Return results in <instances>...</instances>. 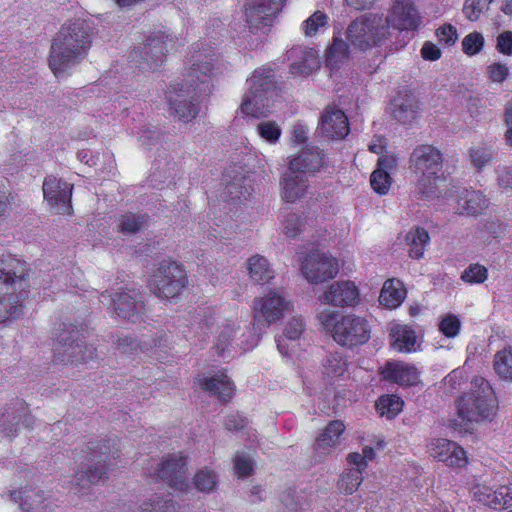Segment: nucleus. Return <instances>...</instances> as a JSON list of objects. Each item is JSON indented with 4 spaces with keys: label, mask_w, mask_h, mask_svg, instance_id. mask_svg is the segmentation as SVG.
<instances>
[{
    "label": "nucleus",
    "mask_w": 512,
    "mask_h": 512,
    "mask_svg": "<svg viewBox=\"0 0 512 512\" xmlns=\"http://www.w3.org/2000/svg\"><path fill=\"white\" fill-rule=\"evenodd\" d=\"M190 63L184 75V83L171 85L167 92L170 109L182 122H190L199 113V106L192 92L209 91L212 79L220 72L219 58L210 46L196 44Z\"/></svg>",
    "instance_id": "obj_1"
},
{
    "label": "nucleus",
    "mask_w": 512,
    "mask_h": 512,
    "mask_svg": "<svg viewBox=\"0 0 512 512\" xmlns=\"http://www.w3.org/2000/svg\"><path fill=\"white\" fill-rule=\"evenodd\" d=\"M92 44V29L84 20H75L61 26L52 40L49 66L56 76L80 63Z\"/></svg>",
    "instance_id": "obj_2"
},
{
    "label": "nucleus",
    "mask_w": 512,
    "mask_h": 512,
    "mask_svg": "<svg viewBox=\"0 0 512 512\" xmlns=\"http://www.w3.org/2000/svg\"><path fill=\"white\" fill-rule=\"evenodd\" d=\"M28 277L25 262L10 254L0 257V322L20 317L29 293Z\"/></svg>",
    "instance_id": "obj_3"
},
{
    "label": "nucleus",
    "mask_w": 512,
    "mask_h": 512,
    "mask_svg": "<svg viewBox=\"0 0 512 512\" xmlns=\"http://www.w3.org/2000/svg\"><path fill=\"white\" fill-rule=\"evenodd\" d=\"M443 154L429 144L416 146L409 158V169L417 176L416 191L424 199L439 197V183L442 175Z\"/></svg>",
    "instance_id": "obj_4"
},
{
    "label": "nucleus",
    "mask_w": 512,
    "mask_h": 512,
    "mask_svg": "<svg viewBox=\"0 0 512 512\" xmlns=\"http://www.w3.org/2000/svg\"><path fill=\"white\" fill-rule=\"evenodd\" d=\"M321 327L333 340L345 347L363 345L370 339L368 321L355 314L340 315L337 311L323 309L317 315Z\"/></svg>",
    "instance_id": "obj_5"
},
{
    "label": "nucleus",
    "mask_w": 512,
    "mask_h": 512,
    "mask_svg": "<svg viewBox=\"0 0 512 512\" xmlns=\"http://www.w3.org/2000/svg\"><path fill=\"white\" fill-rule=\"evenodd\" d=\"M497 408L495 392L490 383L482 377H475L471 382V389L457 401V415L461 422L465 423L491 420Z\"/></svg>",
    "instance_id": "obj_6"
},
{
    "label": "nucleus",
    "mask_w": 512,
    "mask_h": 512,
    "mask_svg": "<svg viewBox=\"0 0 512 512\" xmlns=\"http://www.w3.org/2000/svg\"><path fill=\"white\" fill-rule=\"evenodd\" d=\"M275 89V75L271 68L254 70L246 81V91L240 106L241 112L254 118L266 117L271 112V97Z\"/></svg>",
    "instance_id": "obj_7"
},
{
    "label": "nucleus",
    "mask_w": 512,
    "mask_h": 512,
    "mask_svg": "<svg viewBox=\"0 0 512 512\" xmlns=\"http://www.w3.org/2000/svg\"><path fill=\"white\" fill-rule=\"evenodd\" d=\"M388 36L389 27L380 14H365L352 21L347 28L350 44L361 51L381 46Z\"/></svg>",
    "instance_id": "obj_8"
},
{
    "label": "nucleus",
    "mask_w": 512,
    "mask_h": 512,
    "mask_svg": "<svg viewBox=\"0 0 512 512\" xmlns=\"http://www.w3.org/2000/svg\"><path fill=\"white\" fill-rule=\"evenodd\" d=\"M111 443L115 445V441L107 440L102 445L89 447L91 454L88 463L74 476L75 485L80 491L102 480L107 475L112 460L119 457V450H112Z\"/></svg>",
    "instance_id": "obj_9"
},
{
    "label": "nucleus",
    "mask_w": 512,
    "mask_h": 512,
    "mask_svg": "<svg viewBox=\"0 0 512 512\" xmlns=\"http://www.w3.org/2000/svg\"><path fill=\"white\" fill-rule=\"evenodd\" d=\"M259 340V333L251 332L247 325L241 326L237 320H226L218 328L214 348L219 356L224 357L225 353H242L253 349Z\"/></svg>",
    "instance_id": "obj_10"
},
{
    "label": "nucleus",
    "mask_w": 512,
    "mask_h": 512,
    "mask_svg": "<svg viewBox=\"0 0 512 512\" xmlns=\"http://www.w3.org/2000/svg\"><path fill=\"white\" fill-rule=\"evenodd\" d=\"M176 44L170 33L158 31L150 35L142 47L131 51L129 59L142 70H155L163 63L166 53L176 49Z\"/></svg>",
    "instance_id": "obj_11"
},
{
    "label": "nucleus",
    "mask_w": 512,
    "mask_h": 512,
    "mask_svg": "<svg viewBox=\"0 0 512 512\" xmlns=\"http://www.w3.org/2000/svg\"><path fill=\"white\" fill-rule=\"evenodd\" d=\"M55 351L62 361L86 363L96 358V348L88 346L81 332L72 324L63 323L56 337Z\"/></svg>",
    "instance_id": "obj_12"
},
{
    "label": "nucleus",
    "mask_w": 512,
    "mask_h": 512,
    "mask_svg": "<svg viewBox=\"0 0 512 512\" xmlns=\"http://www.w3.org/2000/svg\"><path fill=\"white\" fill-rule=\"evenodd\" d=\"M291 309V302L281 293L270 290L253 302V329L259 335L273 323H276Z\"/></svg>",
    "instance_id": "obj_13"
},
{
    "label": "nucleus",
    "mask_w": 512,
    "mask_h": 512,
    "mask_svg": "<svg viewBox=\"0 0 512 512\" xmlns=\"http://www.w3.org/2000/svg\"><path fill=\"white\" fill-rule=\"evenodd\" d=\"M146 471L155 481L161 480L176 491L184 492L189 488L186 462L181 453L169 455L161 461H152Z\"/></svg>",
    "instance_id": "obj_14"
},
{
    "label": "nucleus",
    "mask_w": 512,
    "mask_h": 512,
    "mask_svg": "<svg viewBox=\"0 0 512 512\" xmlns=\"http://www.w3.org/2000/svg\"><path fill=\"white\" fill-rule=\"evenodd\" d=\"M186 283V275L175 262H162L149 280L152 293L161 299H170L179 295Z\"/></svg>",
    "instance_id": "obj_15"
},
{
    "label": "nucleus",
    "mask_w": 512,
    "mask_h": 512,
    "mask_svg": "<svg viewBox=\"0 0 512 512\" xmlns=\"http://www.w3.org/2000/svg\"><path fill=\"white\" fill-rule=\"evenodd\" d=\"M220 192V200L228 204H237L248 200L253 188L251 180L240 166H233L225 170Z\"/></svg>",
    "instance_id": "obj_16"
},
{
    "label": "nucleus",
    "mask_w": 512,
    "mask_h": 512,
    "mask_svg": "<svg viewBox=\"0 0 512 512\" xmlns=\"http://www.w3.org/2000/svg\"><path fill=\"white\" fill-rule=\"evenodd\" d=\"M301 271L309 283L318 284L336 277L339 265L330 254L317 251L306 256Z\"/></svg>",
    "instance_id": "obj_17"
},
{
    "label": "nucleus",
    "mask_w": 512,
    "mask_h": 512,
    "mask_svg": "<svg viewBox=\"0 0 512 512\" xmlns=\"http://www.w3.org/2000/svg\"><path fill=\"white\" fill-rule=\"evenodd\" d=\"M43 196L50 209L56 214L70 215L73 185L54 175L43 181Z\"/></svg>",
    "instance_id": "obj_18"
},
{
    "label": "nucleus",
    "mask_w": 512,
    "mask_h": 512,
    "mask_svg": "<svg viewBox=\"0 0 512 512\" xmlns=\"http://www.w3.org/2000/svg\"><path fill=\"white\" fill-rule=\"evenodd\" d=\"M284 0H247L246 21L253 32H265L280 11Z\"/></svg>",
    "instance_id": "obj_19"
},
{
    "label": "nucleus",
    "mask_w": 512,
    "mask_h": 512,
    "mask_svg": "<svg viewBox=\"0 0 512 512\" xmlns=\"http://www.w3.org/2000/svg\"><path fill=\"white\" fill-rule=\"evenodd\" d=\"M427 452L431 457L445 463L449 467H463L467 464L464 449L456 442L444 439H431L427 445Z\"/></svg>",
    "instance_id": "obj_20"
},
{
    "label": "nucleus",
    "mask_w": 512,
    "mask_h": 512,
    "mask_svg": "<svg viewBox=\"0 0 512 512\" xmlns=\"http://www.w3.org/2000/svg\"><path fill=\"white\" fill-rule=\"evenodd\" d=\"M486 484H476L471 488L472 497L490 508L512 507V482L497 486L495 489Z\"/></svg>",
    "instance_id": "obj_21"
},
{
    "label": "nucleus",
    "mask_w": 512,
    "mask_h": 512,
    "mask_svg": "<svg viewBox=\"0 0 512 512\" xmlns=\"http://www.w3.org/2000/svg\"><path fill=\"white\" fill-rule=\"evenodd\" d=\"M360 300L358 287L352 281H336L319 296V301L334 307H352Z\"/></svg>",
    "instance_id": "obj_22"
},
{
    "label": "nucleus",
    "mask_w": 512,
    "mask_h": 512,
    "mask_svg": "<svg viewBox=\"0 0 512 512\" xmlns=\"http://www.w3.org/2000/svg\"><path fill=\"white\" fill-rule=\"evenodd\" d=\"M9 497L19 503L22 512H52L54 509L51 496L37 488L12 490Z\"/></svg>",
    "instance_id": "obj_23"
},
{
    "label": "nucleus",
    "mask_w": 512,
    "mask_h": 512,
    "mask_svg": "<svg viewBox=\"0 0 512 512\" xmlns=\"http://www.w3.org/2000/svg\"><path fill=\"white\" fill-rule=\"evenodd\" d=\"M386 25L399 30H414L420 17L411 0H396L386 18Z\"/></svg>",
    "instance_id": "obj_24"
},
{
    "label": "nucleus",
    "mask_w": 512,
    "mask_h": 512,
    "mask_svg": "<svg viewBox=\"0 0 512 512\" xmlns=\"http://www.w3.org/2000/svg\"><path fill=\"white\" fill-rule=\"evenodd\" d=\"M318 131L328 139H343L349 133L348 118L334 107H327L321 115Z\"/></svg>",
    "instance_id": "obj_25"
},
{
    "label": "nucleus",
    "mask_w": 512,
    "mask_h": 512,
    "mask_svg": "<svg viewBox=\"0 0 512 512\" xmlns=\"http://www.w3.org/2000/svg\"><path fill=\"white\" fill-rule=\"evenodd\" d=\"M345 429V424L341 420L330 421L323 428L314 444V451L319 460L331 455L340 445Z\"/></svg>",
    "instance_id": "obj_26"
},
{
    "label": "nucleus",
    "mask_w": 512,
    "mask_h": 512,
    "mask_svg": "<svg viewBox=\"0 0 512 512\" xmlns=\"http://www.w3.org/2000/svg\"><path fill=\"white\" fill-rule=\"evenodd\" d=\"M112 303L118 317L132 321H136L144 310L143 297L136 289L116 293Z\"/></svg>",
    "instance_id": "obj_27"
},
{
    "label": "nucleus",
    "mask_w": 512,
    "mask_h": 512,
    "mask_svg": "<svg viewBox=\"0 0 512 512\" xmlns=\"http://www.w3.org/2000/svg\"><path fill=\"white\" fill-rule=\"evenodd\" d=\"M116 349L122 354H133L138 351L143 353L154 352L166 346V339L163 333H155L149 337H144L140 341H136L129 335L121 334L115 341Z\"/></svg>",
    "instance_id": "obj_28"
},
{
    "label": "nucleus",
    "mask_w": 512,
    "mask_h": 512,
    "mask_svg": "<svg viewBox=\"0 0 512 512\" xmlns=\"http://www.w3.org/2000/svg\"><path fill=\"white\" fill-rule=\"evenodd\" d=\"M286 56L291 61L290 73L293 75L308 76L320 68L318 53L312 48L293 47Z\"/></svg>",
    "instance_id": "obj_29"
},
{
    "label": "nucleus",
    "mask_w": 512,
    "mask_h": 512,
    "mask_svg": "<svg viewBox=\"0 0 512 512\" xmlns=\"http://www.w3.org/2000/svg\"><path fill=\"white\" fill-rule=\"evenodd\" d=\"M325 165L324 153L318 147L307 146L290 161L288 168L291 169V172L305 176L319 172Z\"/></svg>",
    "instance_id": "obj_30"
},
{
    "label": "nucleus",
    "mask_w": 512,
    "mask_h": 512,
    "mask_svg": "<svg viewBox=\"0 0 512 512\" xmlns=\"http://www.w3.org/2000/svg\"><path fill=\"white\" fill-rule=\"evenodd\" d=\"M382 377L400 386H414L420 381L418 369L403 361H389L381 370Z\"/></svg>",
    "instance_id": "obj_31"
},
{
    "label": "nucleus",
    "mask_w": 512,
    "mask_h": 512,
    "mask_svg": "<svg viewBox=\"0 0 512 512\" xmlns=\"http://www.w3.org/2000/svg\"><path fill=\"white\" fill-rule=\"evenodd\" d=\"M0 422V435L11 438L16 436L20 422L26 427H31L34 419L27 414L26 407L19 403L16 408L10 407L6 409L1 416Z\"/></svg>",
    "instance_id": "obj_32"
},
{
    "label": "nucleus",
    "mask_w": 512,
    "mask_h": 512,
    "mask_svg": "<svg viewBox=\"0 0 512 512\" xmlns=\"http://www.w3.org/2000/svg\"><path fill=\"white\" fill-rule=\"evenodd\" d=\"M199 385L205 392L216 396L223 402L229 401L234 393V385L224 372L199 378Z\"/></svg>",
    "instance_id": "obj_33"
},
{
    "label": "nucleus",
    "mask_w": 512,
    "mask_h": 512,
    "mask_svg": "<svg viewBox=\"0 0 512 512\" xmlns=\"http://www.w3.org/2000/svg\"><path fill=\"white\" fill-rule=\"evenodd\" d=\"M487 205V199L480 191L462 189L458 194L456 211L459 214L476 216L481 214Z\"/></svg>",
    "instance_id": "obj_34"
},
{
    "label": "nucleus",
    "mask_w": 512,
    "mask_h": 512,
    "mask_svg": "<svg viewBox=\"0 0 512 512\" xmlns=\"http://www.w3.org/2000/svg\"><path fill=\"white\" fill-rule=\"evenodd\" d=\"M307 178L300 173L288 171L284 174L282 185V198L286 202L293 203L300 199L307 190Z\"/></svg>",
    "instance_id": "obj_35"
},
{
    "label": "nucleus",
    "mask_w": 512,
    "mask_h": 512,
    "mask_svg": "<svg viewBox=\"0 0 512 512\" xmlns=\"http://www.w3.org/2000/svg\"><path fill=\"white\" fill-rule=\"evenodd\" d=\"M306 330V322L301 316L292 317L289 319L283 331V337L276 338V344L279 352L282 355L288 356L290 348L288 342H295L301 339Z\"/></svg>",
    "instance_id": "obj_36"
},
{
    "label": "nucleus",
    "mask_w": 512,
    "mask_h": 512,
    "mask_svg": "<svg viewBox=\"0 0 512 512\" xmlns=\"http://www.w3.org/2000/svg\"><path fill=\"white\" fill-rule=\"evenodd\" d=\"M394 117L406 123L414 119L419 108L418 100L410 92L400 93L392 102Z\"/></svg>",
    "instance_id": "obj_37"
},
{
    "label": "nucleus",
    "mask_w": 512,
    "mask_h": 512,
    "mask_svg": "<svg viewBox=\"0 0 512 512\" xmlns=\"http://www.w3.org/2000/svg\"><path fill=\"white\" fill-rule=\"evenodd\" d=\"M247 269L252 282L265 284L274 278V271L268 260L261 255H253L247 260Z\"/></svg>",
    "instance_id": "obj_38"
},
{
    "label": "nucleus",
    "mask_w": 512,
    "mask_h": 512,
    "mask_svg": "<svg viewBox=\"0 0 512 512\" xmlns=\"http://www.w3.org/2000/svg\"><path fill=\"white\" fill-rule=\"evenodd\" d=\"M406 291L402 283L396 279H388L384 282L379 296L381 305L394 309L397 308L404 300Z\"/></svg>",
    "instance_id": "obj_39"
},
{
    "label": "nucleus",
    "mask_w": 512,
    "mask_h": 512,
    "mask_svg": "<svg viewBox=\"0 0 512 512\" xmlns=\"http://www.w3.org/2000/svg\"><path fill=\"white\" fill-rule=\"evenodd\" d=\"M392 347L398 352L410 353L415 351V332L406 325L396 324L391 328Z\"/></svg>",
    "instance_id": "obj_40"
},
{
    "label": "nucleus",
    "mask_w": 512,
    "mask_h": 512,
    "mask_svg": "<svg viewBox=\"0 0 512 512\" xmlns=\"http://www.w3.org/2000/svg\"><path fill=\"white\" fill-rule=\"evenodd\" d=\"M348 56V44L343 39L334 37L326 51V66L331 70H337L348 60Z\"/></svg>",
    "instance_id": "obj_41"
},
{
    "label": "nucleus",
    "mask_w": 512,
    "mask_h": 512,
    "mask_svg": "<svg viewBox=\"0 0 512 512\" xmlns=\"http://www.w3.org/2000/svg\"><path fill=\"white\" fill-rule=\"evenodd\" d=\"M405 241L409 247V255L412 258L420 259L424 255L426 246L430 241L428 232L424 228L416 227L405 235Z\"/></svg>",
    "instance_id": "obj_42"
},
{
    "label": "nucleus",
    "mask_w": 512,
    "mask_h": 512,
    "mask_svg": "<svg viewBox=\"0 0 512 512\" xmlns=\"http://www.w3.org/2000/svg\"><path fill=\"white\" fill-rule=\"evenodd\" d=\"M323 373L328 377L335 378L344 375L348 363L346 358L338 352L328 354L322 363Z\"/></svg>",
    "instance_id": "obj_43"
},
{
    "label": "nucleus",
    "mask_w": 512,
    "mask_h": 512,
    "mask_svg": "<svg viewBox=\"0 0 512 512\" xmlns=\"http://www.w3.org/2000/svg\"><path fill=\"white\" fill-rule=\"evenodd\" d=\"M377 411L388 419L394 418L403 408V400L396 395L381 396L376 402Z\"/></svg>",
    "instance_id": "obj_44"
},
{
    "label": "nucleus",
    "mask_w": 512,
    "mask_h": 512,
    "mask_svg": "<svg viewBox=\"0 0 512 512\" xmlns=\"http://www.w3.org/2000/svg\"><path fill=\"white\" fill-rule=\"evenodd\" d=\"M494 369L502 379L512 381V347L504 348L496 353Z\"/></svg>",
    "instance_id": "obj_45"
},
{
    "label": "nucleus",
    "mask_w": 512,
    "mask_h": 512,
    "mask_svg": "<svg viewBox=\"0 0 512 512\" xmlns=\"http://www.w3.org/2000/svg\"><path fill=\"white\" fill-rule=\"evenodd\" d=\"M497 155V152L491 146H476L469 149V156L472 165L478 170H482Z\"/></svg>",
    "instance_id": "obj_46"
},
{
    "label": "nucleus",
    "mask_w": 512,
    "mask_h": 512,
    "mask_svg": "<svg viewBox=\"0 0 512 512\" xmlns=\"http://www.w3.org/2000/svg\"><path fill=\"white\" fill-rule=\"evenodd\" d=\"M327 25L328 16L322 11H316L302 23V29L305 36L313 37L325 31Z\"/></svg>",
    "instance_id": "obj_47"
},
{
    "label": "nucleus",
    "mask_w": 512,
    "mask_h": 512,
    "mask_svg": "<svg viewBox=\"0 0 512 512\" xmlns=\"http://www.w3.org/2000/svg\"><path fill=\"white\" fill-rule=\"evenodd\" d=\"M363 481L360 469H348L338 481L339 490L347 495L353 494Z\"/></svg>",
    "instance_id": "obj_48"
},
{
    "label": "nucleus",
    "mask_w": 512,
    "mask_h": 512,
    "mask_svg": "<svg viewBox=\"0 0 512 512\" xmlns=\"http://www.w3.org/2000/svg\"><path fill=\"white\" fill-rule=\"evenodd\" d=\"M139 512H177V509L172 499L153 496L140 506Z\"/></svg>",
    "instance_id": "obj_49"
},
{
    "label": "nucleus",
    "mask_w": 512,
    "mask_h": 512,
    "mask_svg": "<svg viewBox=\"0 0 512 512\" xmlns=\"http://www.w3.org/2000/svg\"><path fill=\"white\" fill-rule=\"evenodd\" d=\"M193 481L197 490L209 493L217 485V475L212 469L204 467L195 474Z\"/></svg>",
    "instance_id": "obj_50"
},
{
    "label": "nucleus",
    "mask_w": 512,
    "mask_h": 512,
    "mask_svg": "<svg viewBox=\"0 0 512 512\" xmlns=\"http://www.w3.org/2000/svg\"><path fill=\"white\" fill-rule=\"evenodd\" d=\"M487 277V268L478 263L470 264L461 274V279L469 284H481Z\"/></svg>",
    "instance_id": "obj_51"
},
{
    "label": "nucleus",
    "mask_w": 512,
    "mask_h": 512,
    "mask_svg": "<svg viewBox=\"0 0 512 512\" xmlns=\"http://www.w3.org/2000/svg\"><path fill=\"white\" fill-rule=\"evenodd\" d=\"M258 135L270 144L278 142L281 136V129L274 121H262L256 127Z\"/></svg>",
    "instance_id": "obj_52"
},
{
    "label": "nucleus",
    "mask_w": 512,
    "mask_h": 512,
    "mask_svg": "<svg viewBox=\"0 0 512 512\" xmlns=\"http://www.w3.org/2000/svg\"><path fill=\"white\" fill-rule=\"evenodd\" d=\"M484 46V37L479 32H472L462 40V50L469 56L478 54Z\"/></svg>",
    "instance_id": "obj_53"
},
{
    "label": "nucleus",
    "mask_w": 512,
    "mask_h": 512,
    "mask_svg": "<svg viewBox=\"0 0 512 512\" xmlns=\"http://www.w3.org/2000/svg\"><path fill=\"white\" fill-rule=\"evenodd\" d=\"M144 222V216L129 213L121 216L119 227L123 233L133 234L141 229Z\"/></svg>",
    "instance_id": "obj_54"
},
{
    "label": "nucleus",
    "mask_w": 512,
    "mask_h": 512,
    "mask_svg": "<svg viewBox=\"0 0 512 512\" xmlns=\"http://www.w3.org/2000/svg\"><path fill=\"white\" fill-rule=\"evenodd\" d=\"M371 187L380 195L386 194L391 186V177L384 170H374L370 177Z\"/></svg>",
    "instance_id": "obj_55"
},
{
    "label": "nucleus",
    "mask_w": 512,
    "mask_h": 512,
    "mask_svg": "<svg viewBox=\"0 0 512 512\" xmlns=\"http://www.w3.org/2000/svg\"><path fill=\"white\" fill-rule=\"evenodd\" d=\"M461 323L454 314H447L441 318L439 330L448 338H454L460 331Z\"/></svg>",
    "instance_id": "obj_56"
},
{
    "label": "nucleus",
    "mask_w": 512,
    "mask_h": 512,
    "mask_svg": "<svg viewBox=\"0 0 512 512\" xmlns=\"http://www.w3.org/2000/svg\"><path fill=\"white\" fill-rule=\"evenodd\" d=\"M304 228L303 219L295 213H289L283 220V232L288 237H296Z\"/></svg>",
    "instance_id": "obj_57"
},
{
    "label": "nucleus",
    "mask_w": 512,
    "mask_h": 512,
    "mask_svg": "<svg viewBox=\"0 0 512 512\" xmlns=\"http://www.w3.org/2000/svg\"><path fill=\"white\" fill-rule=\"evenodd\" d=\"M234 470L240 478L249 476L253 471V462L245 453H236L234 457Z\"/></svg>",
    "instance_id": "obj_58"
},
{
    "label": "nucleus",
    "mask_w": 512,
    "mask_h": 512,
    "mask_svg": "<svg viewBox=\"0 0 512 512\" xmlns=\"http://www.w3.org/2000/svg\"><path fill=\"white\" fill-rule=\"evenodd\" d=\"M487 75L491 82L502 84L509 76V67L505 63L493 62L487 67Z\"/></svg>",
    "instance_id": "obj_59"
},
{
    "label": "nucleus",
    "mask_w": 512,
    "mask_h": 512,
    "mask_svg": "<svg viewBox=\"0 0 512 512\" xmlns=\"http://www.w3.org/2000/svg\"><path fill=\"white\" fill-rule=\"evenodd\" d=\"M492 0H466L463 7V13L470 21H476L482 13L485 6Z\"/></svg>",
    "instance_id": "obj_60"
},
{
    "label": "nucleus",
    "mask_w": 512,
    "mask_h": 512,
    "mask_svg": "<svg viewBox=\"0 0 512 512\" xmlns=\"http://www.w3.org/2000/svg\"><path fill=\"white\" fill-rule=\"evenodd\" d=\"M303 499L304 497L298 495L294 489H288L281 496V502L288 512H297L299 509H302L304 505Z\"/></svg>",
    "instance_id": "obj_61"
},
{
    "label": "nucleus",
    "mask_w": 512,
    "mask_h": 512,
    "mask_svg": "<svg viewBox=\"0 0 512 512\" xmlns=\"http://www.w3.org/2000/svg\"><path fill=\"white\" fill-rule=\"evenodd\" d=\"M497 184L503 192L512 191V167L502 166L496 169Z\"/></svg>",
    "instance_id": "obj_62"
},
{
    "label": "nucleus",
    "mask_w": 512,
    "mask_h": 512,
    "mask_svg": "<svg viewBox=\"0 0 512 512\" xmlns=\"http://www.w3.org/2000/svg\"><path fill=\"white\" fill-rule=\"evenodd\" d=\"M436 36L440 43L450 46L453 45L457 38V30L450 24H445L436 30Z\"/></svg>",
    "instance_id": "obj_63"
},
{
    "label": "nucleus",
    "mask_w": 512,
    "mask_h": 512,
    "mask_svg": "<svg viewBox=\"0 0 512 512\" xmlns=\"http://www.w3.org/2000/svg\"><path fill=\"white\" fill-rule=\"evenodd\" d=\"M496 49L507 56H512V32L504 31L497 37Z\"/></svg>",
    "instance_id": "obj_64"
}]
</instances>
